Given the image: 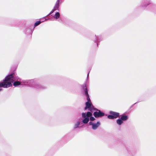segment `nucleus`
Returning a JSON list of instances; mask_svg holds the SVG:
<instances>
[{"label":"nucleus","mask_w":156,"mask_h":156,"mask_svg":"<svg viewBox=\"0 0 156 156\" xmlns=\"http://www.w3.org/2000/svg\"><path fill=\"white\" fill-rule=\"evenodd\" d=\"M59 0H57V1L56 4L54 7V8L53 9L54 11H55L56 9H58L59 7Z\"/></svg>","instance_id":"6e6552de"},{"label":"nucleus","mask_w":156,"mask_h":156,"mask_svg":"<svg viewBox=\"0 0 156 156\" xmlns=\"http://www.w3.org/2000/svg\"><path fill=\"white\" fill-rule=\"evenodd\" d=\"M109 113L110 115H108V118L110 119H116L119 116V113L117 112L111 111Z\"/></svg>","instance_id":"20e7f679"},{"label":"nucleus","mask_w":156,"mask_h":156,"mask_svg":"<svg viewBox=\"0 0 156 156\" xmlns=\"http://www.w3.org/2000/svg\"><path fill=\"white\" fill-rule=\"evenodd\" d=\"M90 119L91 121H94L95 119L94 117H91L90 118Z\"/></svg>","instance_id":"4468645a"},{"label":"nucleus","mask_w":156,"mask_h":156,"mask_svg":"<svg viewBox=\"0 0 156 156\" xmlns=\"http://www.w3.org/2000/svg\"><path fill=\"white\" fill-rule=\"evenodd\" d=\"M117 123L118 124L120 125L123 123V121L120 119H118L117 120Z\"/></svg>","instance_id":"9b49d317"},{"label":"nucleus","mask_w":156,"mask_h":156,"mask_svg":"<svg viewBox=\"0 0 156 156\" xmlns=\"http://www.w3.org/2000/svg\"><path fill=\"white\" fill-rule=\"evenodd\" d=\"M59 16H60V14H59V13L58 12H57L54 16V17L56 19H57L59 17Z\"/></svg>","instance_id":"9d476101"},{"label":"nucleus","mask_w":156,"mask_h":156,"mask_svg":"<svg viewBox=\"0 0 156 156\" xmlns=\"http://www.w3.org/2000/svg\"><path fill=\"white\" fill-rule=\"evenodd\" d=\"M85 94L87 96V101L86 103V107L85 109L86 110L87 108H89V110L91 111L92 109L93 108V106L91 104L90 100L89 97V95L87 92V88L86 87L85 90Z\"/></svg>","instance_id":"f03ea898"},{"label":"nucleus","mask_w":156,"mask_h":156,"mask_svg":"<svg viewBox=\"0 0 156 156\" xmlns=\"http://www.w3.org/2000/svg\"><path fill=\"white\" fill-rule=\"evenodd\" d=\"M92 115V114L90 112H88L86 114L83 113L82 114V116L84 119L83 120L82 122L84 124L87 123L89 121V117Z\"/></svg>","instance_id":"7ed1b4c3"},{"label":"nucleus","mask_w":156,"mask_h":156,"mask_svg":"<svg viewBox=\"0 0 156 156\" xmlns=\"http://www.w3.org/2000/svg\"><path fill=\"white\" fill-rule=\"evenodd\" d=\"M41 23V22L40 21H37L36 23H35L34 26H36L38 25H39Z\"/></svg>","instance_id":"ddd939ff"},{"label":"nucleus","mask_w":156,"mask_h":156,"mask_svg":"<svg viewBox=\"0 0 156 156\" xmlns=\"http://www.w3.org/2000/svg\"><path fill=\"white\" fill-rule=\"evenodd\" d=\"M83 126V124L82 122L80 121H77L74 124V128L76 129L78 127H81Z\"/></svg>","instance_id":"39448f33"},{"label":"nucleus","mask_w":156,"mask_h":156,"mask_svg":"<svg viewBox=\"0 0 156 156\" xmlns=\"http://www.w3.org/2000/svg\"><path fill=\"white\" fill-rule=\"evenodd\" d=\"M89 124L90 125H92V126H93V124H94V123H93V122H90L89 123Z\"/></svg>","instance_id":"2eb2a0df"},{"label":"nucleus","mask_w":156,"mask_h":156,"mask_svg":"<svg viewBox=\"0 0 156 156\" xmlns=\"http://www.w3.org/2000/svg\"><path fill=\"white\" fill-rule=\"evenodd\" d=\"M122 121H126L128 119V116L127 115H122L120 118Z\"/></svg>","instance_id":"1a4fd4ad"},{"label":"nucleus","mask_w":156,"mask_h":156,"mask_svg":"<svg viewBox=\"0 0 156 156\" xmlns=\"http://www.w3.org/2000/svg\"><path fill=\"white\" fill-rule=\"evenodd\" d=\"M100 122H98L96 123H94V124H93V126H92V128L93 129H96L99 126H100Z\"/></svg>","instance_id":"0eeeda50"},{"label":"nucleus","mask_w":156,"mask_h":156,"mask_svg":"<svg viewBox=\"0 0 156 156\" xmlns=\"http://www.w3.org/2000/svg\"><path fill=\"white\" fill-rule=\"evenodd\" d=\"M94 115L95 117H98L103 115L104 113L101 112L100 111L98 110L94 113Z\"/></svg>","instance_id":"423d86ee"},{"label":"nucleus","mask_w":156,"mask_h":156,"mask_svg":"<svg viewBox=\"0 0 156 156\" xmlns=\"http://www.w3.org/2000/svg\"><path fill=\"white\" fill-rule=\"evenodd\" d=\"M14 79L12 74L7 76L3 82L0 83V87L7 88L11 86L12 85V83L14 81Z\"/></svg>","instance_id":"f257e3e1"},{"label":"nucleus","mask_w":156,"mask_h":156,"mask_svg":"<svg viewBox=\"0 0 156 156\" xmlns=\"http://www.w3.org/2000/svg\"><path fill=\"white\" fill-rule=\"evenodd\" d=\"M20 84V82L19 81H16L14 82L13 85L14 86L19 85Z\"/></svg>","instance_id":"f8f14e48"}]
</instances>
